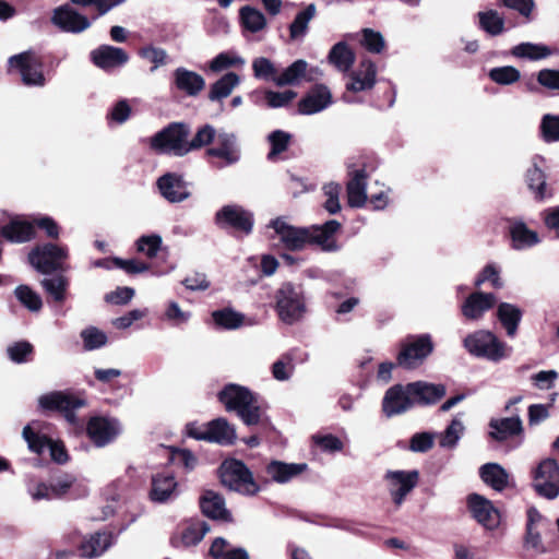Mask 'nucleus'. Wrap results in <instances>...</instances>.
<instances>
[{
    "mask_svg": "<svg viewBox=\"0 0 559 559\" xmlns=\"http://www.w3.org/2000/svg\"><path fill=\"white\" fill-rule=\"evenodd\" d=\"M218 400L228 412H236L247 426L260 425L263 420L260 399L247 386L228 383L218 393Z\"/></svg>",
    "mask_w": 559,
    "mask_h": 559,
    "instance_id": "1",
    "label": "nucleus"
},
{
    "mask_svg": "<svg viewBox=\"0 0 559 559\" xmlns=\"http://www.w3.org/2000/svg\"><path fill=\"white\" fill-rule=\"evenodd\" d=\"M463 345L471 355L493 362L510 357L512 353L511 346L500 341L496 334L487 330H478L468 334L464 338Z\"/></svg>",
    "mask_w": 559,
    "mask_h": 559,
    "instance_id": "2",
    "label": "nucleus"
},
{
    "mask_svg": "<svg viewBox=\"0 0 559 559\" xmlns=\"http://www.w3.org/2000/svg\"><path fill=\"white\" fill-rule=\"evenodd\" d=\"M276 309L283 322L293 324L299 321L307 310L301 287L292 283L283 284L276 292Z\"/></svg>",
    "mask_w": 559,
    "mask_h": 559,
    "instance_id": "3",
    "label": "nucleus"
},
{
    "mask_svg": "<svg viewBox=\"0 0 559 559\" xmlns=\"http://www.w3.org/2000/svg\"><path fill=\"white\" fill-rule=\"evenodd\" d=\"M69 257L68 248L55 243L36 246L28 253L29 264L41 274L55 271H66V260Z\"/></svg>",
    "mask_w": 559,
    "mask_h": 559,
    "instance_id": "4",
    "label": "nucleus"
},
{
    "mask_svg": "<svg viewBox=\"0 0 559 559\" xmlns=\"http://www.w3.org/2000/svg\"><path fill=\"white\" fill-rule=\"evenodd\" d=\"M189 133V128L185 123H170L152 138L151 146L160 153L183 156L188 154Z\"/></svg>",
    "mask_w": 559,
    "mask_h": 559,
    "instance_id": "5",
    "label": "nucleus"
},
{
    "mask_svg": "<svg viewBox=\"0 0 559 559\" xmlns=\"http://www.w3.org/2000/svg\"><path fill=\"white\" fill-rule=\"evenodd\" d=\"M221 480L224 486L245 495H254L259 486L253 480L251 472L238 460L225 461L221 468Z\"/></svg>",
    "mask_w": 559,
    "mask_h": 559,
    "instance_id": "6",
    "label": "nucleus"
},
{
    "mask_svg": "<svg viewBox=\"0 0 559 559\" xmlns=\"http://www.w3.org/2000/svg\"><path fill=\"white\" fill-rule=\"evenodd\" d=\"M8 71L19 72L22 82L27 86H44L46 83L43 63L31 50L11 56L8 60Z\"/></svg>",
    "mask_w": 559,
    "mask_h": 559,
    "instance_id": "7",
    "label": "nucleus"
},
{
    "mask_svg": "<svg viewBox=\"0 0 559 559\" xmlns=\"http://www.w3.org/2000/svg\"><path fill=\"white\" fill-rule=\"evenodd\" d=\"M23 438L28 444L31 451L40 454L45 450H49L53 461L64 463L67 461V452L62 444L48 438L43 431L39 423H32L24 427Z\"/></svg>",
    "mask_w": 559,
    "mask_h": 559,
    "instance_id": "8",
    "label": "nucleus"
},
{
    "mask_svg": "<svg viewBox=\"0 0 559 559\" xmlns=\"http://www.w3.org/2000/svg\"><path fill=\"white\" fill-rule=\"evenodd\" d=\"M38 403L43 409L61 412L71 424L76 423L74 411L86 405V401L83 397L61 391L41 395L38 399Z\"/></svg>",
    "mask_w": 559,
    "mask_h": 559,
    "instance_id": "9",
    "label": "nucleus"
},
{
    "mask_svg": "<svg viewBox=\"0 0 559 559\" xmlns=\"http://www.w3.org/2000/svg\"><path fill=\"white\" fill-rule=\"evenodd\" d=\"M533 486L539 496L547 499L559 496V464L556 460L545 459L538 464Z\"/></svg>",
    "mask_w": 559,
    "mask_h": 559,
    "instance_id": "10",
    "label": "nucleus"
},
{
    "mask_svg": "<svg viewBox=\"0 0 559 559\" xmlns=\"http://www.w3.org/2000/svg\"><path fill=\"white\" fill-rule=\"evenodd\" d=\"M206 155L217 158L218 162L214 164L217 168L236 164L240 159V148L236 135L225 131L218 132L213 146L207 148Z\"/></svg>",
    "mask_w": 559,
    "mask_h": 559,
    "instance_id": "11",
    "label": "nucleus"
},
{
    "mask_svg": "<svg viewBox=\"0 0 559 559\" xmlns=\"http://www.w3.org/2000/svg\"><path fill=\"white\" fill-rule=\"evenodd\" d=\"M267 226L274 230L280 243L287 250L300 251L308 245L306 227L290 225L284 217L272 219Z\"/></svg>",
    "mask_w": 559,
    "mask_h": 559,
    "instance_id": "12",
    "label": "nucleus"
},
{
    "mask_svg": "<svg viewBox=\"0 0 559 559\" xmlns=\"http://www.w3.org/2000/svg\"><path fill=\"white\" fill-rule=\"evenodd\" d=\"M384 479L393 502L400 507L406 496L416 487L419 473L417 471H388Z\"/></svg>",
    "mask_w": 559,
    "mask_h": 559,
    "instance_id": "13",
    "label": "nucleus"
},
{
    "mask_svg": "<svg viewBox=\"0 0 559 559\" xmlns=\"http://www.w3.org/2000/svg\"><path fill=\"white\" fill-rule=\"evenodd\" d=\"M433 345L429 335L409 338L397 356L399 366L413 369L432 352Z\"/></svg>",
    "mask_w": 559,
    "mask_h": 559,
    "instance_id": "14",
    "label": "nucleus"
},
{
    "mask_svg": "<svg viewBox=\"0 0 559 559\" xmlns=\"http://www.w3.org/2000/svg\"><path fill=\"white\" fill-rule=\"evenodd\" d=\"M216 224L222 227H231L245 234H250L253 227V215L238 205H225L215 215Z\"/></svg>",
    "mask_w": 559,
    "mask_h": 559,
    "instance_id": "15",
    "label": "nucleus"
},
{
    "mask_svg": "<svg viewBox=\"0 0 559 559\" xmlns=\"http://www.w3.org/2000/svg\"><path fill=\"white\" fill-rule=\"evenodd\" d=\"M408 384H395L386 390L382 399V412L388 417H394L406 413L414 406Z\"/></svg>",
    "mask_w": 559,
    "mask_h": 559,
    "instance_id": "16",
    "label": "nucleus"
},
{
    "mask_svg": "<svg viewBox=\"0 0 559 559\" xmlns=\"http://www.w3.org/2000/svg\"><path fill=\"white\" fill-rule=\"evenodd\" d=\"M467 507L472 516L484 527L495 530L500 524V513L491 501L478 493L467 497Z\"/></svg>",
    "mask_w": 559,
    "mask_h": 559,
    "instance_id": "17",
    "label": "nucleus"
},
{
    "mask_svg": "<svg viewBox=\"0 0 559 559\" xmlns=\"http://www.w3.org/2000/svg\"><path fill=\"white\" fill-rule=\"evenodd\" d=\"M51 23L66 33L79 34L91 26V21L83 14L64 4L52 11Z\"/></svg>",
    "mask_w": 559,
    "mask_h": 559,
    "instance_id": "18",
    "label": "nucleus"
},
{
    "mask_svg": "<svg viewBox=\"0 0 559 559\" xmlns=\"http://www.w3.org/2000/svg\"><path fill=\"white\" fill-rule=\"evenodd\" d=\"M87 435L96 447H105L120 432L119 423L116 419L93 417L87 424Z\"/></svg>",
    "mask_w": 559,
    "mask_h": 559,
    "instance_id": "19",
    "label": "nucleus"
},
{
    "mask_svg": "<svg viewBox=\"0 0 559 559\" xmlns=\"http://www.w3.org/2000/svg\"><path fill=\"white\" fill-rule=\"evenodd\" d=\"M171 84L173 88L189 97H197L205 88L204 78L183 67L173 71Z\"/></svg>",
    "mask_w": 559,
    "mask_h": 559,
    "instance_id": "20",
    "label": "nucleus"
},
{
    "mask_svg": "<svg viewBox=\"0 0 559 559\" xmlns=\"http://www.w3.org/2000/svg\"><path fill=\"white\" fill-rule=\"evenodd\" d=\"M340 227L341 224L335 219L328 221L323 225L306 227V230L308 231V245H318L322 250L329 252L336 251L338 247L333 235L340 229Z\"/></svg>",
    "mask_w": 559,
    "mask_h": 559,
    "instance_id": "21",
    "label": "nucleus"
},
{
    "mask_svg": "<svg viewBox=\"0 0 559 559\" xmlns=\"http://www.w3.org/2000/svg\"><path fill=\"white\" fill-rule=\"evenodd\" d=\"M162 195L169 202H182L189 198L188 185L180 175L168 173L157 180Z\"/></svg>",
    "mask_w": 559,
    "mask_h": 559,
    "instance_id": "22",
    "label": "nucleus"
},
{
    "mask_svg": "<svg viewBox=\"0 0 559 559\" xmlns=\"http://www.w3.org/2000/svg\"><path fill=\"white\" fill-rule=\"evenodd\" d=\"M52 493L56 499L64 496L72 498L85 497L88 493V487L83 479H79L71 474H62L51 479Z\"/></svg>",
    "mask_w": 559,
    "mask_h": 559,
    "instance_id": "23",
    "label": "nucleus"
},
{
    "mask_svg": "<svg viewBox=\"0 0 559 559\" xmlns=\"http://www.w3.org/2000/svg\"><path fill=\"white\" fill-rule=\"evenodd\" d=\"M332 103L330 90L322 84L316 85L298 104L302 115H313L322 111Z\"/></svg>",
    "mask_w": 559,
    "mask_h": 559,
    "instance_id": "24",
    "label": "nucleus"
},
{
    "mask_svg": "<svg viewBox=\"0 0 559 559\" xmlns=\"http://www.w3.org/2000/svg\"><path fill=\"white\" fill-rule=\"evenodd\" d=\"M376 64L370 59H364L359 68L352 72L350 81L346 84V88L354 93L371 90L376 84Z\"/></svg>",
    "mask_w": 559,
    "mask_h": 559,
    "instance_id": "25",
    "label": "nucleus"
},
{
    "mask_svg": "<svg viewBox=\"0 0 559 559\" xmlns=\"http://www.w3.org/2000/svg\"><path fill=\"white\" fill-rule=\"evenodd\" d=\"M177 481L170 473H159L152 477L150 497L152 501L164 503L177 497Z\"/></svg>",
    "mask_w": 559,
    "mask_h": 559,
    "instance_id": "26",
    "label": "nucleus"
},
{
    "mask_svg": "<svg viewBox=\"0 0 559 559\" xmlns=\"http://www.w3.org/2000/svg\"><path fill=\"white\" fill-rule=\"evenodd\" d=\"M94 63L105 70L123 66L128 60V53L119 47L100 46L91 53Z\"/></svg>",
    "mask_w": 559,
    "mask_h": 559,
    "instance_id": "27",
    "label": "nucleus"
},
{
    "mask_svg": "<svg viewBox=\"0 0 559 559\" xmlns=\"http://www.w3.org/2000/svg\"><path fill=\"white\" fill-rule=\"evenodd\" d=\"M496 304L493 294L473 293L462 305V313L468 320H478Z\"/></svg>",
    "mask_w": 559,
    "mask_h": 559,
    "instance_id": "28",
    "label": "nucleus"
},
{
    "mask_svg": "<svg viewBox=\"0 0 559 559\" xmlns=\"http://www.w3.org/2000/svg\"><path fill=\"white\" fill-rule=\"evenodd\" d=\"M307 468L308 465L306 463L272 461L266 465L265 472L273 481L285 484L301 475Z\"/></svg>",
    "mask_w": 559,
    "mask_h": 559,
    "instance_id": "29",
    "label": "nucleus"
},
{
    "mask_svg": "<svg viewBox=\"0 0 559 559\" xmlns=\"http://www.w3.org/2000/svg\"><path fill=\"white\" fill-rule=\"evenodd\" d=\"M350 176L346 186L348 205L361 207L367 201V173L365 169H358L350 173Z\"/></svg>",
    "mask_w": 559,
    "mask_h": 559,
    "instance_id": "30",
    "label": "nucleus"
},
{
    "mask_svg": "<svg viewBox=\"0 0 559 559\" xmlns=\"http://www.w3.org/2000/svg\"><path fill=\"white\" fill-rule=\"evenodd\" d=\"M408 392L414 404H432L445 394V388L442 384L416 381L408 383Z\"/></svg>",
    "mask_w": 559,
    "mask_h": 559,
    "instance_id": "31",
    "label": "nucleus"
},
{
    "mask_svg": "<svg viewBox=\"0 0 559 559\" xmlns=\"http://www.w3.org/2000/svg\"><path fill=\"white\" fill-rule=\"evenodd\" d=\"M545 522L546 520L536 509H530L527 511L525 547L533 549L536 554H545L548 551V548L542 540L540 532L537 530V526Z\"/></svg>",
    "mask_w": 559,
    "mask_h": 559,
    "instance_id": "32",
    "label": "nucleus"
},
{
    "mask_svg": "<svg viewBox=\"0 0 559 559\" xmlns=\"http://www.w3.org/2000/svg\"><path fill=\"white\" fill-rule=\"evenodd\" d=\"M489 436L497 441H504L522 431V420L519 416H512L489 421Z\"/></svg>",
    "mask_w": 559,
    "mask_h": 559,
    "instance_id": "33",
    "label": "nucleus"
},
{
    "mask_svg": "<svg viewBox=\"0 0 559 559\" xmlns=\"http://www.w3.org/2000/svg\"><path fill=\"white\" fill-rule=\"evenodd\" d=\"M201 509L204 515L214 520L230 521L231 515L225 508L223 497L214 491H205L200 500Z\"/></svg>",
    "mask_w": 559,
    "mask_h": 559,
    "instance_id": "34",
    "label": "nucleus"
},
{
    "mask_svg": "<svg viewBox=\"0 0 559 559\" xmlns=\"http://www.w3.org/2000/svg\"><path fill=\"white\" fill-rule=\"evenodd\" d=\"M0 234L10 242L21 243L31 240L35 235V229L28 222L13 219L1 227Z\"/></svg>",
    "mask_w": 559,
    "mask_h": 559,
    "instance_id": "35",
    "label": "nucleus"
},
{
    "mask_svg": "<svg viewBox=\"0 0 559 559\" xmlns=\"http://www.w3.org/2000/svg\"><path fill=\"white\" fill-rule=\"evenodd\" d=\"M483 481L496 491H502L509 483V474L497 463H486L479 468Z\"/></svg>",
    "mask_w": 559,
    "mask_h": 559,
    "instance_id": "36",
    "label": "nucleus"
},
{
    "mask_svg": "<svg viewBox=\"0 0 559 559\" xmlns=\"http://www.w3.org/2000/svg\"><path fill=\"white\" fill-rule=\"evenodd\" d=\"M510 235L513 248L522 250L539 242L536 231L530 229L522 221H511Z\"/></svg>",
    "mask_w": 559,
    "mask_h": 559,
    "instance_id": "37",
    "label": "nucleus"
},
{
    "mask_svg": "<svg viewBox=\"0 0 559 559\" xmlns=\"http://www.w3.org/2000/svg\"><path fill=\"white\" fill-rule=\"evenodd\" d=\"M497 317L507 331V335L514 337L522 319V311L515 305L501 302L497 309Z\"/></svg>",
    "mask_w": 559,
    "mask_h": 559,
    "instance_id": "38",
    "label": "nucleus"
},
{
    "mask_svg": "<svg viewBox=\"0 0 559 559\" xmlns=\"http://www.w3.org/2000/svg\"><path fill=\"white\" fill-rule=\"evenodd\" d=\"M111 545V535L98 532L81 544L80 551L84 558H95L103 555Z\"/></svg>",
    "mask_w": 559,
    "mask_h": 559,
    "instance_id": "39",
    "label": "nucleus"
},
{
    "mask_svg": "<svg viewBox=\"0 0 559 559\" xmlns=\"http://www.w3.org/2000/svg\"><path fill=\"white\" fill-rule=\"evenodd\" d=\"M235 440V428L225 418H217L210 421L209 441L228 445L234 443Z\"/></svg>",
    "mask_w": 559,
    "mask_h": 559,
    "instance_id": "40",
    "label": "nucleus"
},
{
    "mask_svg": "<svg viewBox=\"0 0 559 559\" xmlns=\"http://www.w3.org/2000/svg\"><path fill=\"white\" fill-rule=\"evenodd\" d=\"M239 84L240 76L235 72H228L211 85L209 99L212 102L222 100L228 97Z\"/></svg>",
    "mask_w": 559,
    "mask_h": 559,
    "instance_id": "41",
    "label": "nucleus"
},
{
    "mask_svg": "<svg viewBox=\"0 0 559 559\" xmlns=\"http://www.w3.org/2000/svg\"><path fill=\"white\" fill-rule=\"evenodd\" d=\"M545 159L542 156H535L532 159V168L527 170V181L531 189L536 191V197L544 199L546 197V177L543 171Z\"/></svg>",
    "mask_w": 559,
    "mask_h": 559,
    "instance_id": "42",
    "label": "nucleus"
},
{
    "mask_svg": "<svg viewBox=\"0 0 559 559\" xmlns=\"http://www.w3.org/2000/svg\"><path fill=\"white\" fill-rule=\"evenodd\" d=\"M328 58L330 63L343 72L348 71L355 62V53L344 41L335 44L330 50Z\"/></svg>",
    "mask_w": 559,
    "mask_h": 559,
    "instance_id": "43",
    "label": "nucleus"
},
{
    "mask_svg": "<svg viewBox=\"0 0 559 559\" xmlns=\"http://www.w3.org/2000/svg\"><path fill=\"white\" fill-rule=\"evenodd\" d=\"M477 17L480 29L490 36H498L504 32V17L498 11H480Z\"/></svg>",
    "mask_w": 559,
    "mask_h": 559,
    "instance_id": "44",
    "label": "nucleus"
},
{
    "mask_svg": "<svg viewBox=\"0 0 559 559\" xmlns=\"http://www.w3.org/2000/svg\"><path fill=\"white\" fill-rule=\"evenodd\" d=\"M307 66L308 62L304 59L294 61L277 78H274V83L277 86L298 84L301 79H305Z\"/></svg>",
    "mask_w": 559,
    "mask_h": 559,
    "instance_id": "45",
    "label": "nucleus"
},
{
    "mask_svg": "<svg viewBox=\"0 0 559 559\" xmlns=\"http://www.w3.org/2000/svg\"><path fill=\"white\" fill-rule=\"evenodd\" d=\"M210 555L215 559H249V555L243 548H230L228 542L223 537L213 540Z\"/></svg>",
    "mask_w": 559,
    "mask_h": 559,
    "instance_id": "46",
    "label": "nucleus"
},
{
    "mask_svg": "<svg viewBox=\"0 0 559 559\" xmlns=\"http://www.w3.org/2000/svg\"><path fill=\"white\" fill-rule=\"evenodd\" d=\"M44 290L56 301L63 302L67 298V290L69 287V280L63 275H55L52 277H45L40 282Z\"/></svg>",
    "mask_w": 559,
    "mask_h": 559,
    "instance_id": "47",
    "label": "nucleus"
},
{
    "mask_svg": "<svg viewBox=\"0 0 559 559\" xmlns=\"http://www.w3.org/2000/svg\"><path fill=\"white\" fill-rule=\"evenodd\" d=\"M512 55L528 60H540L552 55V50L543 44L522 43L512 48Z\"/></svg>",
    "mask_w": 559,
    "mask_h": 559,
    "instance_id": "48",
    "label": "nucleus"
},
{
    "mask_svg": "<svg viewBox=\"0 0 559 559\" xmlns=\"http://www.w3.org/2000/svg\"><path fill=\"white\" fill-rule=\"evenodd\" d=\"M317 8L313 3L300 11L289 26V36L293 40L301 39L308 31L309 22L314 17Z\"/></svg>",
    "mask_w": 559,
    "mask_h": 559,
    "instance_id": "49",
    "label": "nucleus"
},
{
    "mask_svg": "<svg viewBox=\"0 0 559 559\" xmlns=\"http://www.w3.org/2000/svg\"><path fill=\"white\" fill-rule=\"evenodd\" d=\"M240 19L242 25L252 33L263 29L266 25L264 14L260 10L251 7H243L240 10Z\"/></svg>",
    "mask_w": 559,
    "mask_h": 559,
    "instance_id": "50",
    "label": "nucleus"
},
{
    "mask_svg": "<svg viewBox=\"0 0 559 559\" xmlns=\"http://www.w3.org/2000/svg\"><path fill=\"white\" fill-rule=\"evenodd\" d=\"M465 427L461 419L454 418L444 432L440 436L441 448L454 449L464 433Z\"/></svg>",
    "mask_w": 559,
    "mask_h": 559,
    "instance_id": "51",
    "label": "nucleus"
},
{
    "mask_svg": "<svg viewBox=\"0 0 559 559\" xmlns=\"http://www.w3.org/2000/svg\"><path fill=\"white\" fill-rule=\"evenodd\" d=\"M212 318L216 325L227 330L237 329L243 323V316L228 308L214 311Z\"/></svg>",
    "mask_w": 559,
    "mask_h": 559,
    "instance_id": "52",
    "label": "nucleus"
},
{
    "mask_svg": "<svg viewBox=\"0 0 559 559\" xmlns=\"http://www.w3.org/2000/svg\"><path fill=\"white\" fill-rule=\"evenodd\" d=\"M210 531V526L204 521L191 522L181 533V543L185 546H192L203 539L205 534Z\"/></svg>",
    "mask_w": 559,
    "mask_h": 559,
    "instance_id": "53",
    "label": "nucleus"
},
{
    "mask_svg": "<svg viewBox=\"0 0 559 559\" xmlns=\"http://www.w3.org/2000/svg\"><path fill=\"white\" fill-rule=\"evenodd\" d=\"M246 63L245 59L234 51H226L218 53L210 62V70L213 72H221L231 67H243Z\"/></svg>",
    "mask_w": 559,
    "mask_h": 559,
    "instance_id": "54",
    "label": "nucleus"
},
{
    "mask_svg": "<svg viewBox=\"0 0 559 559\" xmlns=\"http://www.w3.org/2000/svg\"><path fill=\"white\" fill-rule=\"evenodd\" d=\"M17 300L29 311L37 312L43 307L40 296L27 285H20L14 290Z\"/></svg>",
    "mask_w": 559,
    "mask_h": 559,
    "instance_id": "55",
    "label": "nucleus"
},
{
    "mask_svg": "<svg viewBox=\"0 0 559 559\" xmlns=\"http://www.w3.org/2000/svg\"><path fill=\"white\" fill-rule=\"evenodd\" d=\"M139 55L141 58L151 62L153 67L150 71L153 73L159 67H164L168 63V53L165 49L155 46H145L139 50Z\"/></svg>",
    "mask_w": 559,
    "mask_h": 559,
    "instance_id": "56",
    "label": "nucleus"
},
{
    "mask_svg": "<svg viewBox=\"0 0 559 559\" xmlns=\"http://www.w3.org/2000/svg\"><path fill=\"white\" fill-rule=\"evenodd\" d=\"M267 140L271 145L267 158L272 160L288 148L292 134L283 130H275L267 135Z\"/></svg>",
    "mask_w": 559,
    "mask_h": 559,
    "instance_id": "57",
    "label": "nucleus"
},
{
    "mask_svg": "<svg viewBox=\"0 0 559 559\" xmlns=\"http://www.w3.org/2000/svg\"><path fill=\"white\" fill-rule=\"evenodd\" d=\"M540 135L547 143L559 141V116L546 114L540 121Z\"/></svg>",
    "mask_w": 559,
    "mask_h": 559,
    "instance_id": "58",
    "label": "nucleus"
},
{
    "mask_svg": "<svg viewBox=\"0 0 559 559\" xmlns=\"http://www.w3.org/2000/svg\"><path fill=\"white\" fill-rule=\"evenodd\" d=\"M294 369V356L288 353L272 365V376L277 381H287L293 376Z\"/></svg>",
    "mask_w": 559,
    "mask_h": 559,
    "instance_id": "59",
    "label": "nucleus"
},
{
    "mask_svg": "<svg viewBox=\"0 0 559 559\" xmlns=\"http://www.w3.org/2000/svg\"><path fill=\"white\" fill-rule=\"evenodd\" d=\"M489 78L497 84L510 85L521 78L520 71L512 66L497 67L489 71Z\"/></svg>",
    "mask_w": 559,
    "mask_h": 559,
    "instance_id": "60",
    "label": "nucleus"
},
{
    "mask_svg": "<svg viewBox=\"0 0 559 559\" xmlns=\"http://www.w3.org/2000/svg\"><path fill=\"white\" fill-rule=\"evenodd\" d=\"M81 337L86 350L100 348L107 343L106 333L95 326H88L82 330Z\"/></svg>",
    "mask_w": 559,
    "mask_h": 559,
    "instance_id": "61",
    "label": "nucleus"
},
{
    "mask_svg": "<svg viewBox=\"0 0 559 559\" xmlns=\"http://www.w3.org/2000/svg\"><path fill=\"white\" fill-rule=\"evenodd\" d=\"M162 237L159 235H144L136 240V250L147 258L153 259L157 255L162 247Z\"/></svg>",
    "mask_w": 559,
    "mask_h": 559,
    "instance_id": "62",
    "label": "nucleus"
},
{
    "mask_svg": "<svg viewBox=\"0 0 559 559\" xmlns=\"http://www.w3.org/2000/svg\"><path fill=\"white\" fill-rule=\"evenodd\" d=\"M362 39L361 45L372 53H380L385 47L384 37L380 32L372 28H364L361 31Z\"/></svg>",
    "mask_w": 559,
    "mask_h": 559,
    "instance_id": "63",
    "label": "nucleus"
},
{
    "mask_svg": "<svg viewBox=\"0 0 559 559\" xmlns=\"http://www.w3.org/2000/svg\"><path fill=\"white\" fill-rule=\"evenodd\" d=\"M216 135L217 133L212 126H203L198 130L193 139L191 141H188V153L193 150L201 148L212 142L214 143Z\"/></svg>",
    "mask_w": 559,
    "mask_h": 559,
    "instance_id": "64",
    "label": "nucleus"
}]
</instances>
